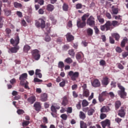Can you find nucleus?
Wrapping results in <instances>:
<instances>
[{
  "mask_svg": "<svg viewBox=\"0 0 128 128\" xmlns=\"http://www.w3.org/2000/svg\"><path fill=\"white\" fill-rule=\"evenodd\" d=\"M112 8L113 14H118V8H114V6H112Z\"/></svg>",
  "mask_w": 128,
  "mask_h": 128,
  "instance_id": "32",
  "label": "nucleus"
},
{
  "mask_svg": "<svg viewBox=\"0 0 128 128\" xmlns=\"http://www.w3.org/2000/svg\"><path fill=\"white\" fill-rule=\"evenodd\" d=\"M13 4L16 8H22V4L16 2H14Z\"/></svg>",
  "mask_w": 128,
  "mask_h": 128,
  "instance_id": "22",
  "label": "nucleus"
},
{
  "mask_svg": "<svg viewBox=\"0 0 128 128\" xmlns=\"http://www.w3.org/2000/svg\"><path fill=\"white\" fill-rule=\"evenodd\" d=\"M68 104V97L66 96H64L62 98V106H67Z\"/></svg>",
  "mask_w": 128,
  "mask_h": 128,
  "instance_id": "19",
  "label": "nucleus"
},
{
  "mask_svg": "<svg viewBox=\"0 0 128 128\" xmlns=\"http://www.w3.org/2000/svg\"><path fill=\"white\" fill-rule=\"evenodd\" d=\"M44 40L46 42H50V40H52V38H50V36H48V34L46 35Z\"/></svg>",
  "mask_w": 128,
  "mask_h": 128,
  "instance_id": "46",
  "label": "nucleus"
},
{
  "mask_svg": "<svg viewBox=\"0 0 128 128\" xmlns=\"http://www.w3.org/2000/svg\"><path fill=\"white\" fill-rule=\"evenodd\" d=\"M66 38L68 42H72L74 40V36L70 34V33H68L66 35Z\"/></svg>",
  "mask_w": 128,
  "mask_h": 128,
  "instance_id": "20",
  "label": "nucleus"
},
{
  "mask_svg": "<svg viewBox=\"0 0 128 128\" xmlns=\"http://www.w3.org/2000/svg\"><path fill=\"white\" fill-rule=\"evenodd\" d=\"M86 24L90 26H92V28L94 26L96 25V21H94V18L92 16H90V18L87 20Z\"/></svg>",
  "mask_w": 128,
  "mask_h": 128,
  "instance_id": "7",
  "label": "nucleus"
},
{
  "mask_svg": "<svg viewBox=\"0 0 128 128\" xmlns=\"http://www.w3.org/2000/svg\"><path fill=\"white\" fill-rule=\"evenodd\" d=\"M88 106V102L86 100H84L82 101V106L84 108L86 106Z\"/></svg>",
  "mask_w": 128,
  "mask_h": 128,
  "instance_id": "37",
  "label": "nucleus"
},
{
  "mask_svg": "<svg viewBox=\"0 0 128 128\" xmlns=\"http://www.w3.org/2000/svg\"><path fill=\"white\" fill-rule=\"evenodd\" d=\"M60 118L63 120H68V115L66 114H62L60 116Z\"/></svg>",
  "mask_w": 128,
  "mask_h": 128,
  "instance_id": "42",
  "label": "nucleus"
},
{
  "mask_svg": "<svg viewBox=\"0 0 128 128\" xmlns=\"http://www.w3.org/2000/svg\"><path fill=\"white\" fill-rule=\"evenodd\" d=\"M88 96H90V91H88V90H84L83 96H85L86 98H88Z\"/></svg>",
  "mask_w": 128,
  "mask_h": 128,
  "instance_id": "31",
  "label": "nucleus"
},
{
  "mask_svg": "<svg viewBox=\"0 0 128 128\" xmlns=\"http://www.w3.org/2000/svg\"><path fill=\"white\" fill-rule=\"evenodd\" d=\"M91 84L94 88H100V82L98 79H94L91 82Z\"/></svg>",
  "mask_w": 128,
  "mask_h": 128,
  "instance_id": "9",
  "label": "nucleus"
},
{
  "mask_svg": "<svg viewBox=\"0 0 128 128\" xmlns=\"http://www.w3.org/2000/svg\"><path fill=\"white\" fill-rule=\"evenodd\" d=\"M44 108H50V104L48 102H46L44 103Z\"/></svg>",
  "mask_w": 128,
  "mask_h": 128,
  "instance_id": "57",
  "label": "nucleus"
},
{
  "mask_svg": "<svg viewBox=\"0 0 128 128\" xmlns=\"http://www.w3.org/2000/svg\"><path fill=\"white\" fill-rule=\"evenodd\" d=\"M112 38H114L116 40H117V41L120 40V34L118 33L112 34Z\"/></svg>",
  "mask_w": 128,
  "mask_h": 128,
  "instance_id": "21",
  "label": "nucleus"
},
{
  "mask_svg": "<svg viewBox=\"0 0 128 128\" xmlns=\"http://www.w3.org/2000/svg\"><path fill=\"white\" fill-rule=\"evenodd\" d=\"M121 106H122V103L120 102V101H116L115 102V108L116 110L120 108Z\"/></svg>",
  "mask_w": 128,
  "mask_h": 128,
  "instance_id": "34",
  "label": "nucleus"
},
{
  "mask_svg": "<svg viewBox=\"0 0 128 128\" xmlns=\"http://www.w3.org/2000/svg\"><path fill=\"white\" fill-rule=\"evenodd\" d=\"M54 6L53 5H52V4H49L48 5L46 10L48 12H52L54 10Z\"/></svg>",
  "mask_w": 128,
  "mask_h": 128,
  "instance_id": "28",
  "label": "nucleus"
},
{
  "mask_svg": "<svg viewBox=\"0 0 128 128\" xmlns=\"http://www.w3.org/2000/svg\"><path fill=\"white\" fill-rule=\"evenodd\" d=\"M80 128H88L86 124L84 123V121L80 122Z\"/></svg>",
  "mask_w": 128,
  "mask_h": 128,
  "instance_id": "35",
  "label": "nucleus"
},
{
  "mask_svg": "<svg viewBox=\"0 0 128 128\" xmlns=\"http://www.w3.org/2000/svg\"><path fill=\"white\" fill-rule=\"evenodd\" d=\"M43 122H44V124H48V118H46V117H44Z\"/></svg>",
  "mask_w": 128,
  "mask_h": 128,
  "instance_id": "63",
  "label": "nucleus"
},
{
  "mask_svg": "<svg viewBox=\"0 0 128 128\" xmlns=\"http://www.w3.org/2000/svg\"><path fill=\"white\" fill-rule=\"evenodd\" d=\"M17 113L18 114H24V111L22 110L19 109L17 110Z\"/></svg>",
  "mask_w": 128,
  "mask_h": 128,
  "instance_id": "55",
  "label": "nucleus"
},
{
  "mask_svg": "<svg viewBox=\"0 0 128 128\" xmlns=\"http://www.w3.org/2000/svg\"><path fill=\"white\" fill-rule=\"evenodd\" d=\"M10 42L12 44H14V46H18V44H20V37L18 36H16L14 38H14H11Z\"/></svg>",
  "mask_w": 128,
  "mask_h": 128,
  "instance_id": "8",
  "label": "nucleus"
},
{
  "mask_svg": "<svg viewBox=\"0 0 128 128\" xmlns=\"http://www.w3.org/2000/svg\"><path fill=\"white\" fill-rule=\"evenodd\" d=\"M31 54L35 60H38L40 58V51L36 49L32 50Z\"/></svg>",
  "mask_w": 128,
  "mask_h": 128,
  "instance_id": "6",
  "label": "nucleus"
},
{
  "mask_svg": "<svg viewBox=\"0 0 128 128\" xmlns=\"http://www.w3.org/2000/svg\"><path fill=\"white\" fill-rule=\"evenodd\" d=\"M94 112V110L92 108H91L88 110V116H92Z\"/></svg>",
  "mask_w": 128,
  "mask_h": 128,
  "instance_id": "40",
  "label": "nucleus"
},
{
  "mask_svg": "<svg viewBox=\"0 0 128 128\" xmlns=\"http://www.w3.org/2000/svg\"><path fill=\"white\" fill-rule=\"evenodd\" d=\"M106 118V114L102 113L100 114V120H104V118Z\"/></svg>",
  "mask_w": 128,
  "mask_h": 128,
  "instance_id": "54",
  "label": "nucleus"
},
{
  "mask_svg": "<svg viewBox=\"0 0 128 128\" xmlns=\"http://www.w3.org/2000/svg\"><path fill=\"white\" fill-rule=\"evenodd\" d=\"M104 98L105 96H108V93L106 91L103 92L101 94H100Z\"/></svg>",
  "mask_w": 128,
  "mask_h": 128,
  "instance_id": "48",
  "label": "nucleus"
},
{
  "mask_svg": "<svg viewBox=\"0 0 128 128\" xmlns=\"http://www.w3.org/2000/svg\"><path fill=\"white\" fill-rule=\"evenodd\" d=\"M58 68H61V70H62L64 68V62L62 61L59 62L58 64Z\"/></svg>",
  "mask_w": 128,
  "mask_h": 128,
  "instance_id": "36",
  "label": "nucleus"
},
{
  "mask_svg": "<svg viewBox=\"0 0 128 128\" xmlns=\"http://www.w3.org/2000/svg\"><path fill=\"white\" fill-rule=\"evenodd\" d=\"M62 8H63L65 12H67V10L68 8V5H66V4H64Z\"/></svg>",
  "mask_w": 128,
  "mask_h": 128,
  "instance_id": "52",
  "label": "nucleus"
},
{
  "mask_svg": "<svg viewBox=\"0 0 128 128\" xmlns=\"http://www.w3.org/2000/svg\"><path fill=\"white\" fill-rule=\"evenodd\" d=\"M106 100L104 97L102 96L100 94L98 96V100L100 102H102Z\"/></svg>",
  "mask_w": 128,
  "mask_h": 128,
  "instance_id": "41",
  "label": "nucleus"
},
{
  "mask_svg": "<svg viewBox=\"0 0 128 128\" xmlns=\"http://www.w3.org/2000/svg\"><path fill=\"white\" fill-rule=\"evenodd\" d=\"M86 25V23L82 20H80V19L77 20V26L79 28H84Z\"/></svg>",
  "mask_w": 128,
  "mask_h": 128,
  "instance_id": "11",
  "label": "nucleus"
},
{
  "mask_svg": "<svg viewBox=\"0 0 128 128\" xmlns=\"http://www.w3.org/2000/svg\"><path fill=\"white\" fill-rule=\"evenodd\" d=\"M128 42V38H124L121 42L122 48H124L126 46V42Z\"/></svg>",
  "mask_w": 128,
  "mask_h": 128,
  "instance_id": "30",
  "label": "nucleus"
},
{
  "mask_svg": "<svg viewBox=\"0 0 128 128\" xmlns=\"http://www.w3.org/2000/svg\"><path fill=\"white\" fill-rule=\"evenodd\" d=\"M50 110H51V112H52L56 113V112H58L56 109V106H54V105H52L51 106Z\"/></svg>",
  "mask_w": 128,
  "mask_h": 128,
  "instance_id": "47",
  "label": "nucleus"
},
{
  "mask_svg": "<svg viewBox=\"0 0 128 128\" xmlns=\"http://www.w3.org/2000/svg\"><path fill=\"white\" fill-rule=\"evenodd\" d=\"M27 100L28 102L30 104H34L36 102V96H32L29 97L27 99Z\"/></svg>",
  "mask_w": 128,
  "mask_h": 128,
  "instance_id": "15",
  "label": "nucleus"
},
{
  "mask_svg": "<svg viewBox=\"0 0 128 128\" xmlns=\"http://www.w3.org/2000/svg\"><path fill=\"white\" fill-rule=\"evenodd\" d=\"M48 94L46 93L42 94L40 96L42 102H46L48 100Z\"/></svg>",
  "mask_w": 128,
  "mask_h": 128,
  "instance_id": "16",
  "label": "nucleus"
},
{
  "mask_svg": "<svg viewBox=\"0 0 128 128\" xmlns=\"http://www.w3.org/2000/svg\"><path fill=\"white\" fill-rule=\"evenodd\" d=\"M35 26L38 28H40L42 30H44L46 28V18L42 16L38 20L36 21Z\"/></svg>",
  "mask_w": 128,
  "mask_h": 128,
  "instance_id": "3",
  "label": "nucleus"
},
{
  "mask_svg": "<svg viewBox=\"0 0 128 128\" xmlns=\"http://www.w3.org/2000/svg\"><path fill=\"white\" fill-rule=\"evenodd\" d=\"M110 110V107L104 106L100 109L101 112H108Z\"/></svg>",
  "mask_w": 128,
  "mask_h": 128,
  "instance_id": "25",
  "label": "nucleus"
},
{
  "mask_svg": "<svg viewBox=\"0 0 128 128\" xmlns=\"http://www.w3.org/2000/svg\"><path fill=\"white\" fill-rule=\"evenodd\" d=\"M62 48L64 50H68L70 48V46L68 44H65L63 46Z\"/></svg>",
  "mask_w": 128,
  "mask_h": 128,
  "instance_id": "53",
  "label": "nucleus"
},
{
  "mask_svg": "<svg viewBox=\"0 0 128 128\" xmlns=\"http://www.w3.org/2000/svg\"><path fill=\"white\" fill-rule=\"evenodd\" d=\"M86 32L88 36H92V34H94V30L92 28H88L86 30Z\"/></svg>",
  "mask_w": 128,
  "mask_h": 128,
  "instance_id": "29",
  "label": "nucleus"
},
{
  "mask_svg": "<svg viewBox=\"0 0 128 128\" xmlns=\"http://www.w3.org/2000/svg\"><path fill=\"white\" fill-rule=\"evenodd\" d=\"M109 39L110 44H114V38H112V37L110 36Z\"/></svg>",
  "mask_w": 128,
  "mask_h": 128,
  "instance_id": "60",
  "label": "nucleus"
},
{
  "mask_svg": "<svg viewBox=\"0 0 128 128\" xmlns=\"http://www.w3.org/2000/svg\"><path fill=\"white\" fill-rule=\"evenodd\" d=\"M80 118L82 120H84V118H86V114H84L82 112H80Z\"/></svg>",
  "mask_w": 128,
  "mask_h": 128,
  "instance_id": "39",
  "label": "nucleus"
},
{
  "mask_svg": "<svg viewBox=\"0 0 128 128\" xmlns=\"http://www.w3.org/2000/svg\"><path fill=\"white\" fill-rule=\"evenodd\" d=\"M102 86H108V84H110V79L108 78L106 76L103 78L102 80Z\"/></svg>",
  "mask_w": 128,
  "mask_h": 128,
  "instance_id": "14",
  "label": "nucleus"
},
{
  "mask_svg": "<svg viewBox=\"0 0 128 128\" xmlns=\"http://www.w3.org/2000/svg\"><path fill=\"white\" fill-rule=\"evenodd\" d=\"M106 16L108 18V20H111L112 18V15L110 14V13L107 12L106 14Z\"/></svg>",
  "mask_w": 128,
  "mask_h": 128,
  "instance_id": "51",
  "label": "nucleus"
},
{
  "mask_svg": "<svg viewBox=\"0 0 128 128\" xmlns=\"http://www.w3.org/2000/svg\"><path fill=\"white\" fill-rule=\"evenodd\" d=\"M122 56L124 58H126V56H128V52H123Z\"/></svg>",
  "mask_w": 128,
  "mask_h": 128,
  "instance_id": "62",
  "label": "nucleus"
},
{
  "mask_svg": "<svg viewBox=\"0 0 128 128\" xmlns=\"http://www.w3.org/2000/svg\"><path fill=\"white\" fill-rule=\"evenodd\" d=\"M30 50V46H28V44L24 46L23 48V51L24 52H28Z\"/></svg>",
  "mask_w": 128,
  "mask_h": 128,
  "instance_id": "27",
  "label": "nucleus"
},
{
  "mask_svg": "<svg viewBox=\"0 0 128 128\" xmlns=\"http://www.w3.org/2000/svg\"><path fill=\"white\" fill-rule=\"evenodd\" d=\"M118 26V22L116 20H108L106 21V24L104 25H102L100 26V28L102 32H108V30H110V28H112V26L114 28H116Z\"/></svg>",
  "mask_w": 128,
  "mask_h": 128,
  "instance_id": "1",
  "label": "nucleus"
},
{
  "mask_svg": "<svg viewBox=\"0 0 128 128\" xmlns=\"http://www.w3.org/2000/svg\"><path fill=\"white\" fill-rule=\"evenodd\" d=\"M20 81V84L24 86L26 90H30L28 86L29 83L26 80H28V74L26 73L22 74L19 78Z\"/></svg>",
  "mask_w": 128,
  "mask_h": 128,
  "instance_id": "2",
  "label": "nucleus"
},
{
  "mask_svg": "<svg viewBox=\"0 0 128 128\" xmlns=\"http://www.w3.org/2000/svg\"><path fill=\"white\" fill-rule=\"evenodd\" d=\"M28 124H30V121L24 120L23 122L22 123V126H28Z\"/></svg>",
  "mask_w": 128,
  "mask_h": 128,
  "instance_id": "43",
  "label": "nucleus"
},
{
  "mask_svg": "<svg viewBox=\"0 0 128 128\" xmlns=\"http://www.w3.org/2000/svg\"><path fill=\"white\" fill-rule=\"evenodd\" d=\"M98 20L102 24L104 22V18H98Z\"/></svg>",
  "mask_w": 128,
  "mask_h": 128,
  "instance_id": "58",
  "label": "nucleus"
},
{
  "mask_svg": "<svg viewBox=\"0 0 128 128\" xmlns=\"http://www.w3.org/2000/svg\"><path fill=\"white\" fill-rule=\"evenodd\" d=\"M116 50L117 52H122V48L120 47H117L116 48Z\"/></svg>",
  "mask_w": 128,
  "mask_h": 128,
  "instance_id": "64",
  "label": "nucleus"
},
{
  "mask_svg": "<svg viewBox=\"0 0 128 128\" xmlns=\"http://www.w3.org/2000/svg\"><path fill=\"white\" fill-rule=\"evenodd\" d=\"M111 88H116V82L112 81L110 84Z\"/></svg>",
  "mask_w": 128,
  "mask_h": 128,
  "instance_id": "49",
  "label": "nucleus"
},
{
  "mask_svg": "<svg viewBox=\"0 0 128 128\" xmlns=\"http://www.w3.org/2000/svg\"><path fill=\"white\" fill-rule=\"evenodd\" d=\"M40 72H42V70L40 69H36V70L35 74L36 76H38V78H42V74L40 73Z\"/></svg>",
  "mask_w": 128,
  "mask_h": 128,
  "instance_id": "23",
  "label": "nucleus"
},
{
  "mask_svg": "<svg viewBox=\"0 0 128 128\" xmlns=\"http://www.w3.org/2000/svg\"><path fill=\"white\" fill-rule=\"evenodd\" d=\"M68 76L74 82L75 80H76V78H78V76H80V72H74L71 70L68 72Z\"/></svg>",
  "mask_w": 128,
  "mask_h": 128,
  "instance_id": "5",
  "label": "nucleus"
},
{
  "mask_svg": "<svg viewBox=\"0 0 128 128\" xmlns=\"http://www.w3.org/2000/svg\"><path fill=\"white\" fill-rule=\"evenodd\" d=\"M88 16H90V13L84 14L81 18L82 22H86V18H88Z\"/></svg>",
  "mask_w": 128,
  "mask_h": 128,
  "instance_id": "24",
  "label": "nucleus"
},
{
  "mask_svg": "<svg viewBox=\"0 0 128 128\" xmlns=\"http://www.w3.org/2000/svg\"><path fill=\"white\" fill-rule=\"evenodd\" d=\"M16 14L19 16V18H22V13L20 11H17Z\"/></svg>",
  "mask_w": 128,
  "mask_h": 128,
  "instance_id": "61",
  "label": "nucleus"
},
{
  "mask_svg": "<svg viewBox=\"0 0 128 128\" xmlns=\"http://www.w3.org/2000/svg\"><path fill=\"white\" fill-rule=\"evenodd\" d=\"M82 8V4L78 3L76 5V10H80Z\"/></svg>",
  "mask_w": 128,
  "mask_h": 128,
  "instance_id": "45",
  "label": "nucleus"
},
{
  "mask_svg": "<svg viewBox=\"0 0 128 128\" xmlns=\"http://www.w3.org/2000/svg\"><path fill=\"white\" fill-rule=\"evenodd\" d=\"M64 62L69 64L72 62V60L70 58H68L64 60Z\"/></svg>",
  "mask_w": 128,
  "mask_h": 128,
  "instance_id": "38",
  "label": "nucleus"
},
{
  "mask_svg": "<svg viewBox=\"0 0 128 128\" xmlns=\"http://www.w3.org/2000/svg\"><path fill=\"white\" fill-rule=\"evenodd\" d=\"M46 32L45 33L46 34H48L50 33V28H52V26H50V24L49 22H47L46 24Z\"/></svg>",
  "mask_w": 128,
  "mask_h": 128,
  "instance_id": "17",
  "label": "nucleus"
},
{
  "mask_svg": "<svg viewBox=\"0 0 128 128\" xmlns=\"http://www.w3.org/2000/svg\"><path fill=\"white\" fill-rule=\"evenodd\" d=\"M34 107L36 112H40L42 109V104H40V102H36L34 104Z\"/></svg>",
  "mask_w": 128,
  "mask_h": 128,
  "instance_id": "13",
  "label": "nucleus"
},
{
  "mask_svg": "<svg viewBox=\"0 0 128 128\" xmlns=\"http://www.w3.org/2000/svg\"><path fill=\"white\" fill-rule=\"evenodd\" d=\"M76 58L78 62H82L84 60V54L82 52H78L76 54Z\"/></svg>",
  "mask_w": 128,
  "mask_h": 128,
  "instance_id": "10",
  "label": "nucleus"
},
{
  "mask_svg": "<svg viewBox=\"0 0 128 128\" xmlns=\"http://www.w3.org/2000/svg\"><path fill=\"white\" fill-rule=\"evenodd\" d=\"M100 66H105L106 61L104 60H100Z\"/></svg>",
  "mask_w": 128,
  "mask_h": 128,
  "instance_id": "59",
  "label": "nucleus"
},
{
  "mask_svg": "<svg viewBox=\"0 0 128 128\" xmlns=\"http://www.w3.org/2000/svg\"><path fill=\"white\" fill-rule=\"evenodd\" d=\"M101 124L103 128H106V126H110V121L108 119H106L101 122Z\"/></svg>",
  "mask_w": 128,
  "mask_h": 128,
  "instance_id": "12",
  "label": "nucleus"
},
{
  "mask_svg": "<svg viewBox=\"0 0 128 128\" xmlns=\"http://www.w3.org/2000/svg\"><path fill=\"white\" fill-rule=\"evenodd\" d=\"M94 30L96 34H100V30H98V28L96 26L94 27Z\"/></svg>",
  "mask_w": 128,
  "mask_h": 128,
  "instance_id": "50",
  "label": "nucleus"
},
{
  "mask_svg": "<svg viewBox=\"0 0 128 128\" xmlns=\"http://www.w3.org/2000/svg\"><path fill=\"white\" fill-rule=\"evenodd\" d=\"M118 116H120V118H124L126 116V112H124V110L121 109L119 110V112L118 113Z\"/></svg>",
  "mask_w": 128,
  "mask_h": 128,
  "instance_id": "26",
  "label": "nucleus"
},
{
  "mask_svg": "<svg viewBox=\"0 0 128 128\" xmlns=\"http://www.w3.org/2000/svg\"><path fill=\"white\" fill-rule=\"evenodd\" d=\"M118 88L119 90L118 91V94L121 98H125L126 96V88L120 83L117 84Z\"/></svg>",
  "mask_w": 128,
  "mask_h": 128,
  "instance_id": "4",
  "label": "nucleus"
},
{
  "mask_svg": "<svg viewBox=\"0 0 128 128\" xmlns=\"http://www.w3.org/2000/svg\"><path fill=\"white\" fill-rule=\"evenodd\" d=\"M68 54L69 55H70L71 56H72L73 58L74 56V55L76 54V53L74 52V49H70L68 51Z\"/></svg>",
  "mask_w": 128,
  "mask_h": 128,
  "instance_id": "33",
  "label": "nucleus"
},
{
  "mask_svg": "<svg viewBox=\"0 0 128 128\" xmlns=\"http://www.w3.org/2000/svg\"><path fill=\"white\" fill-rule=\"evenodd\" d=\"M34 82H42V80L38 78H34Z\"/></svg>",
  "mask_w": 128,
  "mask_h": 128,
  "instance_id": "56",
  "label": "nucleus"
},
{
  "mask_svg": "<svg viewBox=\"0 0 128 128\" xmlns=\"http://www.w3.org/2000/svg\"><path fill=\"white\" fill-rule=\"evenodd\" d=\"M4 12H5L6 16H10V14H12V11L10 10H4Z\"/></svg>",
  "mask_w": 128,
  "mask_h": 128,
  "instance_id": "44",
  "label": "nucleus"
},
{
  "mask_svg": "<svg viewBox=\"0 0 128 128\" xmlns=\"http://www.w3.org/2000/svg\"><path fill=\"white\" fill-rule=\"evenodd\" d=\"M20 50V46H17L15 47H12L10 48H9V50L10 51V52L12 54H16L18 52V50Z\"/></svg>",
  "mask_w": 128,
  "mask_h": 128,
  "instance_id": "18",
  "label": "nucleus"
}]
</instances>
